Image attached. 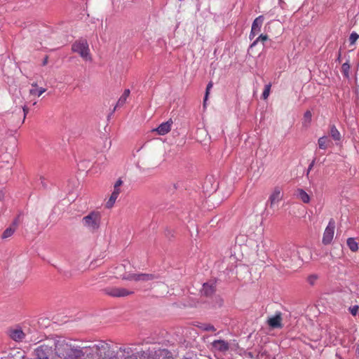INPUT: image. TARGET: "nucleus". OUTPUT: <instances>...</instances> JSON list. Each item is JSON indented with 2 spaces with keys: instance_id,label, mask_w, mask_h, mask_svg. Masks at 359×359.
<instances>
[{
  "instance_id": "obj_1",
  "label": "nucleus",
  "mask_w": 359,
  "mask_h": 359,
  "mask_svg": "<svg viewBox=\"0 0 359 359\" xmlns=\"http://www.w3.org/2000/svg\"><path fill=\"white\" fill-rule=\"evenodd\" d=\"M54 350L55 354L63 359H81L84 355L82 350L72 346L65 339L54 341Z\"/></svg>"
},
{
  "instance_id": "obj_2",
  "label": "nucleus",
  "mask_w": 359,
  "mask_h": 359,
  "mask_svg": "<svg viewBox=\"0 0 359 359\" xmlns=\"http://www.w3.org/2000/svg\"><path fill=\"white\" fill-rule=\"evenodd\" d=\"M100 222L101 215L97 211H92L82 219L83 226L92 231H95L100 228Z\"/></svg>"
},
{
  "instance_id": "obj_3",
  "label": "nucleus",
  "mask_w": 359,
  "mask_h": 359,
  "mask_svg": "<svg viewBox=\"0 0 359 359\" xmlns=\"http://www.w3.org/2000/svg\"><path fill=\"white\" fill-rule=\"evenodd\" d=\"M72 50L77 53L85 60H90V50L88 43L86 39H80L76 41L72 46Z\"/></svg>"
},
{
  "instance_id": "obj_4",
  "label": "nucleus",
  "mask_w": 359,
  "mask_h": 359,
  "mask_svg": "<svg viewBox=\"0 0 359 359\" xmlns=\"http://www.w3.org/2000/svg\"><path fill=\"white\" fill-rule=\"evenodd\" d=\"M97 359H116L114 351L108 344L101 343L95 346Z\"/></svg>"
},
{
  "instance_id": "obj_5",
  "label": "nucleus",
  "mask_w": 359,
  "mask_h": 359,
  "mask_svg": "<svg viewBox=\"0 0 359 359\" xmlns=\"http://www.w3.org/2000/svg\"><path fill=\"white\" fill-rule=\"evenodd\" d=\"M54 341L49 344H43L39 346L35 350V355L36 359H49L53 353L54 350Z\"/></svg>"
},
{
  "instance_id": "obj_6",
  "label": "nucleus",
  "mask_w": 359,
  "mask_h": 359,
  "mask_svg": "<svg viewBox=\"0 0 359 359\" xmlns=\"http://www.w3.org/2000/svg\"><path fill=\"white\" fill-rule=\"evenodd\" d=\"M107 295L114 297H124L134 293L133 291L128 290L123 287H109L102 290Z\"/></svg>"
},
{
  "instance_id": "obj_7",
  "label": "nucleus",
  "mask_w": 359,
  "mask_h": 359,
  "mask_svg": "<svg viewBox=\"0 0 359 359\" xmlns=\"http://www.w3.org/2000/svg\"><path fill=\"white\" fill-rule=\"evenodd\" d=\"M334 229H335L334 220L333 219H330L327 227L325 229L323 239H322V243L325 245H329L331 243V242L333 239V236H334Z\"/></svg>"
},
{
  "instance_id": "obj_8",
  "label": "nucleus",
  "mask_w": 359,
  "mask_h": 359,
  "mask_svg": "<svg viewBox=\"0 0 359 359\" xmlns=\"http://www.w3.org/2000/svg\"><path fill=\"white\" fill-rule=\"evenodd\" d=\"M216 292V281L210 280L203 284V287L201 290V294L206 297H212Z\"/></svg>"
},
{
  "instance_id": "obj_9",
  "label": "nucleus",
  "mask_w": 359,
  "mask_h": 359,
  "mask_svg": "<svg viewBox=\"0 0 359 359\" xmlns=\"http://www.w3.org/2000/svg\"><path fill=\"white\" fill-rule=\"evenodd\" d=\"M282 320V313L280 311H277L274 316L268 318L267 325L271 329L282 328L283 327Z\"/></svg>"
},
{
  "instance_id": "obj_10",
  "label": "nucleus",
  "mask_w": 359,
  "mask_h": 359,
  "mask_svg": "<svg viewBox=\"0 0 359 359\" xmlns=\"http://www.w3.org/2000/svg\"><path fill=\"white\" fill-rule=\"evenodd\" d=\"M172 124V119H169L168 121L161 123L156 128L154 129L152 131H156L160 135H164L170 132L171 129V126Z\"/></svg>"
},
{
  "instance_id": "obj_11",
  "label": "nucleus",
  "mask_w": 359,
  "mask_h": 359,
  "mask_svg": "<svg viewBox=\"0 0 359 359\" xmlns=\"http://www.w3.org/2000/svg\"><path fill=\"white\" fill-rule=\"evenodd\" d=\"M212 346L214 348L221 352H225L229 348L228 342L222 339H217L213 341Z\"/></svg>"
},
{
  "instance_id": "obj_12",
  "label": "nucleus",
  "mask_w": 359,
  "mask_h": 359,
  "mask_svg": "<svg viewBox=\"0 0 359 359\" xmlns=\"http://www.w3.org/2000/svg\"><path fill=\"white\" fill-rule=\"evenodd\" d=\"M264 18L263 15H259L256 18L252 24L251 31L257 33V34L260 32L262 24L264 22Z\"/></svg>"
},
{
  "instance_id": "obj_13",
  "label": "nucleus",
  "mask_w": 359,
  "mask_h": 359,
  "mask_svg": "<svg viewBox=\"0 0 359 359\" xmlns=\"http://www.w3.org/2000/svg\"><path fill=\"white\" fill-rule=\"evenodd\" d=\"M329 134L330 137L335 141V142H339L341 140V135L339 133V131L337 130L336 126L334 124H330L329 125ZM337 144V142H336Z\"/></svg>"
},
{
  "instance_id": "obj_14",
  "label": "nucleus",
  "mask_w": 359,
  "mask_h": 359,
  "mask_svg": "<svg viewBox=\"0 0 359 359\" xmlns=\"http://www.w3.org/2000/svg\"><path fill=\"white\" fill-rule=\"evenodd\" d=\"M295 196L304 203H309L310 202V196L302 189H297Z\"/></svg>"
},
{
  "instance_id": "obj_15",
  "label": "nucleus",
  "mask_w": 359,
  "mask_h": 359,
  "mask_svg": "<svg viewBox=\"0 0 359 359\" xmlns=\"http://www.w3.org/2000/svg\"><path fill=\"white\" fill-rule=\"evenodd\" d=\"M269 40V36L267 34H261L250 46L249 49L252 48L255 46L259 41H261L263 43L264 47L267 46L268 41Z\"/></svg>"
},
{
  "instance_id": "obj_16",
  "label": "nucleus",
  "mask_w": 359,
  "mask_h": 359,
  "mask_svg": "<svg viewBox=\"0 0 359 359\" xmlns=\"http://www.w3.org/2000/svg\"><path fill=\"white\" fill-rule=\"evenodd\" d=\"M25 334L21 329H15L11 331L10 337L15 341H21L24 339Z\"/></svg>"
},
{
  "instance_id": "obj_17",
  "label": "nucleus",
  "mask_w": 359,
  "mask_h": 359,
  "mask_svg": "<svg viewBox=\"0 0 359 359\" xmlns=\"http://www.w3.org/2000/svg\"><path fill=\"white\" fill-rule=\"evenodd\" d=\"M156 278L152 273H137L136 281L147 282Z\"/></svg>"
},
{
  "instance_id": "obj_18",
  "label": "nucleus",
  "mask_w": 359,
  "mask_h": 359,
  "mask_svg": "<svg viewBox=\"0 0 359 359\" xmlns=\"http://www.w3.org/2000/svg\"><path fill=\"white\" fill-rule=\"evenodd\" d=\"M311 120H312L311 111L310 110L306 111L304 114V117H303L302 122V126L306 128H309L311 124Z\"/></svg>"
},
{
  "instance_id": "obj_19",
  "label": "nucleus",
  "mask_w": 359,
  "mask_h": 359,
  "mask_svg": "<svg viewBox=\"0 0 359 359\" xmlns=\"http://www.w3.org/2000/svg\"><path fill=\"white\" fill-rule=\"evenodd\" d=\"M32 88L29 90V93L32 95L41 96L46 90V88H39L36 83L32 84Z\"/></svg>"
},
{
  "instance_id": "obj_20",
  "label": "nucleus",
  "mask_w": 359,
  "mask_h": 359,
  "mask_svg": "<svg viewBox=\"0 0 359 359\" xmlns=\"http://www.w3.org/2000/svg\"><path fill=\"white\" fill-rule=\"evenodd\" d=\"M129 95H130V90L126 89L124 90L123 93L122 94V95L121 96V97L117 101L116 105L113 109V112L116 110V108L117 107H121L126 103V99L129 96Z\"/></svg>"
},
{
  "instance_id": "obj_21",
  "label": "nucleus",
  "mask_w": 359,
  "mask_h": 359,
  "mask_svg": "<svg viewBox=\"0 0 359 359\" xmlns=\"http://www.w3.org/2000/svg\"><path fill=\"white\" fill-rule=\"evenodd\" d=\"M346 244L351 252H355L358 250V243L355 238H348Z\"/></svg>"
},
{
  "instance_id": "obj_22",
  "label": "nucleus",
  "mask_w": 359,
  "mask_h": 359,
  "mask_svg": "<svg viewBox=\"0 0 359 359\" xmlns=\"http://www.w3.org/2000/svg\"><path fill=\"white\" fill-rule=\"evenodd\" d=\"M120 191H121L114 189V191L111 193L109 199L106 203V208H111L114 205L116 198H118L120 194Z\"/></svg>"
},
{
  "instance_id": "obj_23",
  "label": "nucleus",
  "mask_w": 359,
  "mask_h": 359,
  "mask_svg": "<svg viewBox=\"0 0 359 359\" xmlns=\"http://www.w3.org/2000/svg\"><path fill=\"white\" fill-rule=\"evenodd\" d=\"M281 199L280 197V191L279 189H276L272 194L269 196V201L271 203V207L277 201H280Z\"/></svg>"
},
{
  "instance_id": "obj_24",
  "label": "nucleus",
  "mask_w": 359,
  "mask_h": 359,
  "mask_svg": "<svg viewBox=\"0 0 359 359\" xmlns=\"http://www.w3.org/2000/svg\"><path fill=\"white\" fill-rule=\"evenodd\" d=\"M330 141L328 140L327 136H323L320 137L318 140V144L319 149H326L328 147V142Z\"/></svg>"
},
{
  "instance_id": "obj_25",
  "label": "nucleus",
  "mask_w": 359,
  "mask_h": 359,
  "mask_svg": "<svg viewBox=\"0 0 359 359\" xmlns=\"http://www.w3.org/2000/svg\"><path fill=\"white\" fill-rule=\"evenodd\" d=\"M212 304L213 307L220 308L224 304V299L219 295L212 297Z\"/></svg>"
},
{
  "instance_id": "obj_26",
  "label": "nucleus",
  "mask_w": 359,
  "mask_h": 359,
  "mask_svg": "<svg viewBox=\"0 0 359 359\" xmlns=\"http://www.w3.org/2000/svg\"><path fill=\"white\" fill-rule=\"evenodd\" d=\"M15 229L13 226H9L4 230L1 235V238L5 239L11 237L15 232Z\"/></svg>"
},
{
  "instance_id": "obj_27",
  "label": "nucleus",
  "mask_w": 359,
  "mask_h": 359,
  "mask_svg": "<svg viewBox=\"0 0 359 359\" xmlns=\"http://www.w3.org/2000/svg\"><path fill=\"white\" fill-rule=\"evenodd\" d=\"M212 85H213L212 82L210 81L208 83L207 86H206L205 93V95H204V97H203V106L204 107H205V105H206V102L208 100V97H209V94H210V90L212 88Z\"/></svg>"
},
{
  "instance_id": "obj_28",
  "label": "nucleus",
  "mask_w": 359,
  "mask_h": 359,
  "mask_svg": "<svg viewBox=\"0 0 359 359\" xmlns=\"http://www.w3.org/2000/svg\"><path fill=\"white\" fill-rule=\"evenodd\" d=\"M350 65L348 62L344 63L341 65V72L344 77L348 78L349 76V69H350Z\"/></svg>"
},
{
  "instance_id": "obj_29",
  "label": "nucleus",
  "mask_w": 359,
  "mask_h": 359,
  "mask_svg": "<svg viewBox=\"0 0 359 359\" xmlns=\"http://www.w3.org/2000/svg\"><path fill=\"white\" fill-rule=\"evenodd\" d=\"M271 83H269L264 86V91L262 94V98L263 100H266L268 98V97L269 96L270 91H271Z\"/></svg>"
},
{
  "instance_id": "obj_30",
  "label": "nucleus",
  "mask_w": 359,
  "mask_h": 359,
  "mask_svg": "<svg viewBox=\"0 0 359 359\" xmlns=\"http://www.w3.org/2000/svg\"><path fill=\"white\" fill-rule=\"evenodd\" d=\"M0 116L2 117V121L4 122V125H5V126L7 127L8 123H6V121L8 120L9 118H13L14 114L13 112L12 113L5 112L4 114H1Z\"/></svg>"
},
{
  "instance_id": "obj_31",
  "label": "nucleus",
  "mask_w": 359,
  "mask_h": 359,
  "mask_svg": "<svg viewBox=\"0 0 359 359\" xmlns=\"http://www.w3.org/2000/svg\"><path fill=\"white\" fill-rule=\"evenodd\" d=\"M359 38V34H358L356 32H353L352 33H351L350 36H349V42H350V45H353L355 44V43L356 42V41L358 40V39Z\"/></svg>"
},
{
  "instance_id": "obj_32",
  "label": "nucleus",
  "mask_w": 359,
  "mask_h": 359,
  "mask_svg": "<svg viewBox=\"0 0 359 359\" xmlns=\"http://www.w3.org/2000/svg\"><path fill=\"white\" fill-rule=\"evenodd\" d=\"M318 278V275H316V274H311V275L308 276L307 282L309 283V285L313 286V285H315V283H316V281L317 280Z\"/></svg>"
},
{
  "instance_id": "obj_33",
  "label": "nucleus",
  "mask_w": 359,
  "mask_h": 359,
  "mask_svg": "<svg viewBox=\"0 0 359 359\" xmlns=\"http://www.w3.org/2000/svg\"><path fill=\"white\" fill-rule=\"evenodd\" d=\"M358 310H359V306L358 305H354V306H350L348 308L349 312L353 316H355L358 314Z\"/></svg>"
},
{
  "instance_id": "obj_34",
  "label": "nucleus",
  "mask_w": 359,
  "mask_h": 359,
  "mask_svg": "<svg viewBox=\"0 0 359 359\" xmlns=\"http://www.w3.org/2000/svg\"><path fill=\"white\" fill-rule=\"evenodd\" d=\"M137 273H128L123 276V279L126 280H135L136 281Z\"/></svg>"
},
{
  "instance_id": "obj_35",
  "label": "nucleus",
  "mask_w": 359,
  "mask_h": 359,
  "mask_svg": "<svg viewBox=\"0 0 359 359\" xmlns=\"http://www.w3.org/2000/svg\"><path fill=\"white\" fill-rule=\"evenodd\" d=\"M203 329V330L208 332H215L216 330L215 327L211 324H204Z\"/></svg>"
},
{
  "instance_id": "obj_36",
  "label": "nucleus",
  "mask_w": 359,
  "mask_h": 359,
  "mask_svg": "<svg viewBox=\"0 0 359 359\" xmlns=\"http://www.w3.org/2000/svg\"><path fill=\"white\" fill-rule=\"evenodd\" d=\"M39 180L41 181V184L43 189H48V184L46 182V179L43 176H40Z\"/></svg>"
},
{
  "instance_id": "obj_37",
  "label": "nucleus",
  "mask_w": 359,
  "mask_h": 359,
  "mask_svg": "<svg viewBox=\"0 0 359 359\" xmlns=\"http://www.w3.org/2000/svg\"><path fill=\"white\" fill-rule=\"evenodd\" d=\"M60 273H61L65 278H70L72 276V273L69 271H62V269H57Z\"/></svg>"
},
{
  "instance_id": "obj_38",
  "label": "nucleus",
  "mask_w": 359,
  "mask_h": 359,
  "mask_svg": "<svg viewBox=\"0 0 359 359\" xmlns=\"http://www.w3.org/2000/svg\"><path fill=\"white\" fill-rule=\"evenodd\" d=\"M123 184V181L121 180V179H118L114 186V189L115 190H117V191H120V189L119 187Z\"/></svg>"
},
{
  "instance_id": "obj_39",
  "label": "nucleus",
  "mask_w": 359,
  "mask_h": 359,
  "mask_svg": "<svg viewBox=\"0 0 359 359\" xmlns=\"http://www.w3.org/2000/svg\"><path fill=\"white\" fill-rule=\"evenodd\" d=\"M268 47H272L273 48H276V42L273 41L272 39H269L267 43V46L266 47H264V48H266Z\"/></svg>"
},
{
  "instance_id": "obj_40",
  "label": "nucleus",
  "mask_w": 359,
  "mask_h": 359,
  "mask_svg": "<svg viewBox=\"0 0 359 359\" xmlns=\"http://www.w3.org/2000/svg\"><path fill=\"white\" fill-rule=\"evenodd\" d=\"M165 236L170 239V238L174 236V234L171 229H167L165 231Z\"/></svg>"
},
{
  "instance_id": "obj_41",
  "label": "nucleus",
  "mask_w": 359,
  "mask_h": 359,
  "mask_svg": "<svg viewBox=\"0 0 359 359\" xmlns=\"http://www.w3.org/2000/svg\"><path fill=\"white\" fill-rule=\"evenodd\" d=\"M18 220H19V218L18 217H16L12 222L11 225L10 226H13L14 227L15 229H16V226L18 225Z\"/></svg>"
},
{
  "instance_id": "obj_42",
  "label": "nucleus",
  "mask_w": 359,
  "mask_h": 359,
  "mask_svg": "<svg viewBox=\"0 0 359 359\" xmlns=\"http://www.w3.org/2000/svg\"><path fill=\"white\" fill-rule=\"evenodd\" d=\"M316 158H314L313 159V161L310 163V164L309 165V167H308L309 168V170H312L313 169V166H314V165L316 163Z\"/></svg>"
},
{
  "instance_id": "obj_43",
  "label": "nucleus",
  "mask_w": 359,
  "mask_h": 359,
  "mask_svg": "<svg viewBox=\"0 0 359 359\" xmlns=\"http://www.w3.org/2000/svg\"><path fill=\"white\" fill-rule=\"evenodd\" d=\"M256 35H257V33L253 32L252 31H250V35H249V39L250 40H252L255 37Z\"/></svg>"
},
{
  "instance_id": "obj_44",
  "label": "nucleus",
  "mask_w": 359,
  "mask_h": 359,
  "mask_svg": "<svg viewBox=\"0 0 359 359\" xmlns=\"http://www.w3.org/2000/svg\"><path fill=\"white\" fill-rule=\"evenodd\" d=\"M22 109H23V112H24V118H25V117H26L27 114V113H28V111H29V109H28L26 106H24V107H22Z\"/></svg>"
},
{
  "instance_id": "obj_45",
  "label": "nucleus",
  "mask_w": 359,
  "mask_h": 359,
  "mask_svg": "<svg viewBox=\"0 0 359 359\" xmlns=\"http://www.w3.org/2000/svg\"><path fill=\"white\" fill-rule=\"evenodd\" d=\"M126 359H137V356L135 354H132L131 355H129Z\"/></svg>"
},
{
  "instance_id": "obj_46",
  "label": "nucleus",
  "mask_w": 359,
  "mask_h": 359,
  "mask_svg": "<svg viewBox=\"0 0 359 359\" xmlns=\"http://www.w3.org/2000/svg\"><path fill=\"white\" fill-rule=\"evenodd\" d=\"M355 354L359 356V341L356 344Z\"/></svg>"
},
{
  "instance_id": "obj_47",
  "label": "nucleus",
  "mask_w": 359,
  "mask_h": 359,
  "mask_svg": "<svg viewBox=\"0 0 359 359\" xmlns=\"http://www.w3.org/2000/svg\"><path fill=\"white\" fill-rule=\"evenodd\" d=\"M48 57L46 55V56L44 57V59H43V62H42V65H43V66H44V65H46L47 64V62H48Z\"/></svg>"
},
{
  "instance_id": "obj_48",
  "label": "nucleus",
  "mask_w": 359,
  "mask_h": 359,
  "mask_svg": "<svg viewBox=\"0 0 359 359\" xmlns=\"http://www.w3.org/2000/svg\"><path fill=\"white\" fill-rule=\"evenodd\" d=\"M340 58H341V51H339L338 53L337 60H339V62H340Z\"/></svg>"
},
{
  "instance_id": "obj_49",
  "label": "nucleus",
  "mask_w": 359,
  "mask_h": 359,
  "mask_svg": "<svg viewBox=\"0 0 359 359\" xmlns=\"http://www.w3.org/2000/svg\"><path fill=\"white\" fill-rule=\"evenodd\" d=\"M248 355H249V357H250V358H253V354H252V353L249 352V353H248Z\"/></svg>"
},
{
  "instance_id": "obj_50",
  "label": "nucleus",
  "mask_w": 359,
  "mask_h": 359,
  "mask_svg": "<svg viewBox=\"0 0 359 359\" xmlns=\"http://www.w3.org/2000/svg\"><path fill=\"white\" fill-rule=\"evenodd\" d=\"M311 170H309V168H308V169H307V172H306V175H308L309 174V172H310V171H311Z\"/></svg>"
},
{
  "instance_id": "obj_51",
  "label": "nucleus",
  "mask_w": 359,
  "mask_h": 359,
  "mask_svg": "<svg viewBox=\"0 0 359 359\" xmlns=\"http://www.w3.org/2000/svg\"><path fill=\"white\" fill-rule=\"evenodd\" d=\"M3 198V194L1 191H0V200Z\"/></svg>"
}]
</instances>
